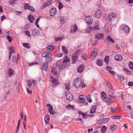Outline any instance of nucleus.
Here are the masks:
<instances>
[{"label": "nucleus", "mask_w": 133, "mask_h": 133, "mask_svg": "<svg viewBox=\"0 0 133 133\" xmlns=\"http://www.w3.org/2000/svg\"><path fill=\"white\" fill-rule=\"evenodd\" d=\"M52 73L54 75H57V70L56 69L55 67H53L52 69Z\"/></svg>", "instance_id": "nucleus-30"}, {"label": "nucleus", "mask_w": 133, "mask_h": 133, "mask_svg": "<svg viewBox=\"0 0 133 133\" xmlns=\"http://www.w3.org/2000/svg\"><path fill=\"white\" fill-rule=\"evenodd\" d=\"M123 71L125 74L128 75H130L131 74V72L126 68H124L123 69Z\"/></svg>", "instance_id": "nucleus-39"}, {"label": "nucleus", "mask_w": 133, "mask_h": 133, "mask_svg": "<svg viewBox=\"0 0 133 133\" xmlns=\"http://www.w3.org/2000/svg\"><path fill=\"white\" fill-rule=\"evenodd\" d=\"M68 65V64L66 63H63L62 64V65L59 68L60 70H63L64 68L66 67Z\"/></svg>", "instance_id": "nucleus-29"}, {"label": "nucleus", "mask_w": 133, "mask_h": 133, "mask_svg": "<svg viewBox=\"0 0 133 133\" xmlns=\"http://www.w3.org/2000/svg\"><path fill=\"white\" fill-rule=\"evenodd\" d=\"M50 4V3L49 1H47L41 7V9H43L45 8L46 6L49 5Z\"/></svg>", "instance_id": "nucleus-32"}, {"label": "nucleus", "mask_w": 133, "mask_h": 133, "mask_svg": "<svg viewBox=\"0 0 133 133\" xmlns=\"http://www.w3.org/2000/svg\"><path fill=\"white\" fill-rule=\"evenodd\" d=\"M106 68H107V70H108V71H110V70H112V67L111 66H107Z\"/></svg>", "instance_id": "nucleus-58"}, {"label": "nucleus", "mask_w": 133, "mask_h": 133, "mask_svg": "<svg viewBox=\"0 0 133 133\" xmlns=\"http://www.w3.org/2000/svg\"><path fill=\"white\" fill-rule=\"evenodd\" d=\"M78 114L79 115H82V116H92L94 115H89L88 114H87L86 113H83L81 111H78Z\"/></svg>", "instance_id": "nucleus-17"}, {"label": "nucleus", "mask_w": 133, "mask_h": 133, "mask_svg": "<svg viewBox=\"0 0 133 133\" xmlns=\"http://www.w3.org/2000/svg\"><path fill=\"white\" fill-rule=\"evenodd\" d=\"M23 45L26 48H30V44L27 43H23Z\"/></svg>", "instance_id": "nucleus-42"}, {"label": "nucleus", "mask_w": 133, "mask_h": 133, "mask_svg": "<svg viewBox=\"0 0 133 133\" xmlns=\"http://www.w3.org/2000/svg\"><path fill=\"white\" fill-rule=\"evenodd\" d=\"M81 50H78L77 52L75 53L72 56V63H74L78 59V52H80Z\"/></svg>", "instance_id": "nucleus-4"}, {"label": "nucleus", "mask_w": 133, "mask_h": 133, "mask_svg": "<svg viewBox=\"0 0 133 133\" xmlns=\"http://www.w3.org/2000/svg\"><path fill=\"white\" fill-rule=\"evenodd\" d=\"M63 7V5L62 3L61 2L59 3V9L62 8Z\"/></svg>", "instance_id": "nucleus-59"}, {"label": "nucleus", "mask_w": 133, "mask_h": 133, "mask_svg": "<svg viewBox=\"0 0 133 133\" xmlns=\"http://www.w3.org/2000/svg\"><path fill=\"white\" fill-rule=\"evenodd\" d=\"M10 51L9 52V59H10V57L11 55V53H14L15 51V48L13 46H11L10 47L9 49Z\"/></svg>", "instance_id": "nucleus-15"}, {"label": "nucleus", "mask_w": 133, "mask_h": 133, "mask_svg": "<svg viewBox=\"0 0 133 133\" xmlns=\"http://www.w3.org/2000/svg\"><path fill=\"white\" fill-rule=\"evenodd\" d=\"M84 66L83 65H80L78 68L77 71L80 73H82L83 71Z\"/></svg>", "instance_id": "nucleus-23"}, {"label": "nucleus", "mask_w": 133, "mask_h": 133, "mask_svg": "<svg viewBox=\"0 0 133 133\" xmlns=\"http://www.w3.org/2000/svg\"><path fill=\"white\" fill-rule=\"evenodd\" d=\"M78 114L79 115H82V116H92L94 115H89L88 114H87L86 113H83L81 111H78Z\"/></svg>", "instance_id": "nucleus-16"}, {"label": "nucleus", "mask_w": 133, "mask_h": 133, "mask_svg": "<svg viewBox=\"0 0 133 133\" xmlns=\"http://www.w3.org/2000/svg\"><path fill=\"white\" fill-rule=\"evenodd\" d=\"M14 71L11 68L9 69L8 70L7 73L8 75V76L10 77L14 73Z\"/></svg>", "instance_id": "nucleus-22"}, {"label": "nucleus", "mask_w": 133, "mask_h": 133, "mask_svg": "<svg viewBox=\"0 0 133 133\" xmlns=\"http://www.w3.org/2000/svg\"><path fill=\"white\" fill-rule=\"evenodd\" d=\"M104 36L102 33H97L95 35V38L100 39L102 38Z\"/></svg>", "instance_id": "nucleus-18"}, {"label": "nucleus", "mask_w": 133, "mask_h": 133, "mask_svg": "<svg viewBox=\"0 0 133 133\" xmlns=\"http://www.w3.org/2000/svg\"><path fill=\"white\" fill-rule=\"evenodd\" d=\"M128 85L129 86H133V82H129L128 83Z\"/></svg>", "instance_id": "nucleus-60"}, {"label": "nucleus", "mask_w": 133, "mask_h": 133, "mask_svg": "<svg viewBox=\"0 0 133 133\" xmlns=\"http://www.w3.org/2000/svg\"><path fill=\"white\" fill-rule=\"evenodd\" d=\"M117 79L119 80L120 81H123L124 79V77L122 76H117Z\"/></svg>", "instance_id": "nucleus-40"}, {"label": "nucleus", "mask_w": 133, "mask_h": 133, "mask_svg": "<svg viewBox=\"0 0 133 133\" xmlns=\"http://www.w3.org/2000/svg\"><path fill=\"white\" fill-rule=\"evenodd\" d=\"M116 15L114 13H110L108 16V19L111 22H113L115 21L116 19Z\"/></svg>", "instance_id": "nucleus-2"}, {"label": "nucleus", "mask_w": 133, "mask_h": 133, "mask_svg": "<svg viewBox=\"0 0 133 133\" xmlns=\"http://www.w3.org/2000/svg\"><path fill=\"white\" fill-rule=\"evenodd\" d=\"M47 49L50 50H52L55 49V48L52 46L50 45L46 47Z\"/></svg>", "instance_id": "nucleus-44"}, {"label": "nucleus", "mask_w": 133, "mask_h": 133, "mask_svg": "<svg viewBox=\"0 0 133 133\" xmlns=\"http://www.w3.org/2000/svg\"><path fill=\"white\" fill-rule=\"evenodd\" d=\"M45 123L47 124H48L50 122V117H45L44 118Z\"/></svg>", "instance_id": "nucleus-38"}, {"label": "nucleus", "mask_w": 133, "mask_h": 133, "mask_svg": "<svg viewBox=\"0 0 133 133\" xmlns=\"http://www.w3.org/2000/svg\"><path fill=\"white\" fill-rule=\"evenodd\" d=\"M84 96L83 95H81L79 96V99L81 101H79L80 102L82 103H84L85 102V100L84 99Z\"/></svg>", "instance_id": "nucleus-24"}, {"label": "nucleus", "mask_w": 133, "mask_h": 133, "mask_svg": "<svg viewBox=\"0 0 133 133\" xmlns=\"http://www.w3.org/2000/svg\"><path fill=\"white\" fill-rule=\"evenodd\" d=\"M107 96L106 94V93L104 91H102L101 93V96L102 99L104 98L103 97L104 96Z\"/></svg>", "instance_id": "nucleus-50"}, {"label": "nucleus", "mask_w": 133, "mask_h": 133, "mask_svg": "<svg viewBox=\"0 0 133 133\" xmlns=\"http://www.w3.org/2000/svg\"><path fill=\"white\" fill-rule=\"evenodd\" d=\"M101 10H98L94 13V16L97 18H99L101 16Z\"/></svg>", "instance_id": "nucleus-8"}, {"label": "nucleus", "mask_w": 133, "mask_h": 133, "mask_svg": "<svg viewBox=\"0 0 133 133\" xmlns=\"http://www.w3.org/2000/svg\"><path fill=\"white\" fill-rule=\"evenodd\" d=\"M96 105L93 106L90 109V113L92 114L94 113L96 111Z\"/></svg>", "instance_id": "nucleus-28"}, {"label": "nucleus", "mask_w": 133, "mask_h": 133, "mask_svg": "<svg viewBox=\"0 0 133 133\" xmlns=\"http://www.w3.org/2000/svg\"><path fill=\"white\" fill-rule=\"evenodd\" d=\"M70 61V59L66 55L65 56V58L63 61V63H67L69 62Z\"/></svg>", "instance_id": "nucleus-37"}, {"label": "nucleus", "mask_w": 133, "mask_h": 133, "mask_svg": "<svg viewBox=\"0 0 133 133\" xmlns=\"http://www.w3.org/2000/svg\"><path fill=\"white\" fill-rule=\"evenodd\" d=\"M28 18L31 23H32L33 22L35 18L32 15H30L28 16Z\"/></svg>", "instance_id": "nucleus-26"}, {"label": "nucleus", "mask_w": 133, "mask_h": 133, "mask_svg": "<svg viewBox=\"0 0 133 133\" xmlns=\"http://www.w3.org/2000/svg\"><path fill=\"white\" fill-rule=\"evenodd\" d=\"M63 38L62 37H58L56 38H55V41H61L62 40Z\"/></svg>", "instance_id": "nucleus-52"}, {"label": "nucleus", "mask_w": 133, "mask_h": 133, "mask_svg": "<svg viewBox=\"0 0 133 133\" xmlns=\"http://www.w3.org/2000/svg\"><path fill=\"white\" fill-rule=\"evenodd\" d=\"M42 67V69L44 71H47L48 68V64L45 62L43 63Z\"/></svg>", "instance_id": "nucleus-13"}, {"label": "nucleus", "mask_w": 133, "mask_h": 133, "mask_svg": "<svg viewBox=\"0 0 133 133\" xmlns=\"http://www.w3.org/2000/svg\"><path fill=\"white\" fill-rule=\"evenodd\" d=\"M98 51V49L97 48H95L93 50L91 55V59H94L97 55Z\"/></svg>", "instance_id": "nucleus-5"}, {"label": "nucleus", "mask_w": 133, "mask_h": 133, "mask_svg": "<svg viewBox=\"0 0 133 133\" xmlns=\"http://www.w3.org/2000/svg\"><path fill=\"white\" fill-rule=\"evenodd\" d=\"M63 55V54L62 53H60L59 54H57L56 55L58 57H61Z\"/></svg>", "instance_id": "nucleus-64"}, {"label": "nucleus", "mask_w": 133, "mask_h": 133, "mask_svg": "<svg viewBox=\"0 0 133 133\" xmlns=\"http://www.w3.org/2000/svg\"><path fill=\"white\" fill-rule=\"evenodd\" d=\"M50 52L46 51L43 52L42 55V57H46L50 55Z\"/></svg>", "instance_id": "nucleus-20"}, {"label": "nucleus", "mask_w": 133, "mask_h": 133, "mask_svg": "<svg viewBox=\"0 0 133 133\" xmlns=\"http://www.w3.org/2000/svg\"><path fill=\"white\" fill-rule=\"evenodd\" d=\"M100 29L99 24L98 22H97L95 23V24L93 27H91L90 28V29H87L89 31H88L89 33L91 30H99Z\"/></svg>", "instance_id": "nucleus-3"}, {"label": "nucleus", "mask_w": 133, "mask_h": 133, "mask_svg": "<svg viewBox=\"0 0 133 133\" xmlns=\"http://www.w3.org/2000/svg\"><path fill=\"white\" fill-rule=\"evenodd\" d=\"M82 81L81 78L78 77L77 79H76L74 82V86L76 88H79L82 85V87H85V85L83 84L82 85Z\"/></svg>", "instance_id": "nucleus-1"}, {"label": "nucleus", "mask_w": 133, "mask_h": 133, "mask_svg": "<svg viewBox=\"0 0 133 133\" xmlns=\"http://www.w3.org/2000/svg\"><path fill=\"white\" fill-rule=\"evenodd\" d=\"M129 67L130 69L133 70V63L130 62L129 64Z\"/></svg>", "instance_id": "nucleus-47"}, {"label": "nucleus", "mask_w": 133, "mask_h": 133, "mask_svg": "<svg viewBox=\"0 0 133 133\" xmlns=\"http://www.w3.org/2000/svg\"><path fill=\"white\" fill-rule=\"evenodd\" d=\"M103 60L101 59H98L97 60L96 63L97 64L100 66H102L103 64Z\"/></svg>", "instance_id": "nucleus-27"}, {"label": "nucleus", "mask_w": 133, "mask_h": 133, "mask_svg": "<svg viewBox=\"0 0 133 133\" xmlns=\"http://www.w3.org/2000/svg\"><path fill=\"white\" fill-rule=\"evenodd\" d=\"M46 106L48 107V111L50 112V113L51 114H55V112L52 111L53 110V108L52 106L50 104H48Z\"/></svg>", "instance_id": "nucleus-11"}, {"label": "nucleus", "mask_w": 133, "mask_h": 133, "mask_svg": "<svg viewBox=\"0 0 133 133\" xmlns=\"http://www.w3.org/2000/svg\"><path fill=\"white\" fill-rule=\"evenodd\" d=\"M16 0H10L9 2L11 4H14L16 2Z\"/></svg>", "instance_id": "nucleus-56"}, {"label": "nucleus", "mask_w": 133, "mask_h": 133, "mask_svg": "<svg viewBox=\"0 0 133 133\" xmlns=\"http://www.w3.org/2000/svg\"><path fill=\"white\" fill-rule=\"evenodd\" d=\"M30 5L28 3H26L25 4L24 6V9L25 10H26L28 9Z\"/></svg>", "instance_id": "nucleus-48"}, {"label": "nucleus", "mask_w": 133, "mask_h": 133, "mask_svg": "<svg viewBox=\"0 0 133 133\" xmlns=\"http://www.w3.org/2000/svg\"><path fill=\"white\" fill-rule=\"evenodd\" d=\"M7 38L9 42H11L12 40L11 37L10 36L8 35L7 36Z\"/></svg>", "instance_id": "nucleus-57"}, {"label": "nucleus", "mask_w": 133, "mask_h": 133, "mask_svg": "<svg viewBox=\"0 0 133 133\" xmlns=\"http://www.w3.org/2000/svg\"><path fill=\"white\" fill-rule=\"evenodd\" d=\"M57 10L55 8H51L50 11V14L51 16H54Z\"/></svg>", "instance_id": "nucleus-12"}, {"label": "nucleus", "mask_w": 133, "mask_h": 133, "mask_svg": "<svg viewBox=\"0 0 133 133\" xmlns=\"http://www.w3.org/2000/svg\"><path fill=\"white\" fill-rule=\"evenodd\" d=\"M103 123H104L108 121L110 119L109 118H104L102 119Z\"/></svg>", "instance_id": "nucleus-45"}, {"label": "nucleus", "mask_w": 133, "mask_h": 133, "mask_svg": "<svg viewBox=\"0 0 133 133\" xmlns=\"http://www.w3.org/2000/svg\"><path fill=\"white\" fill-rule=\"evenodd\" d=\"M27 85L29 87H31L32 86V84L31 82L28 80L27 81Z\"/></svg>", "instance_id": "nucleus-55"}, {"label": "nucleus", "mask_w": 133, "mask_h": 133, "mask_svg": "<svg viewBox=\"0 0 133 133\" xmlns=\"http://www.w3.org/2000/svg\"><path fill=\"white\" fill-rule=\"evenodd\" d=\"M32 34L33 35H36L39 33V30L36 29H34L32 30Z\"/></svg>", "instance_id": "nucleus-25"}, {"label": "nucleus", "mask_w": 133, "mask_h": 133, "mask_svg": "<svg viewBox=\"0 0 133 133\" xmlns=\"http://www.w3.org/2000/svg\"><path fill=\"white\" fill-rule=\"evenodd\" d=\"M60 21L61 22V23L63 24L64 23V20L62 17H60Z\"/></svg>", "instance_id": "nucleus-63"}, {"label": "nucleus", "mask_w": 133, "mask_h": 133, "mask_svg": "<svg viewBox=\"0 0 133 133\" xmlns=\"http://www.w3.org/2000/svg\"><path fill=\"white\" fill-rule=\"evenodd\" d=\"M105 84L108 87L109 89H113V87L112 85L110 84L109 82L108 81H107L105 82Z\"/></svg>", "instance_id": "nucleus-33"}, {"label": "nucleus", "mask_w": 133, "mask_h": 133, "mask_svg": "<svg viewBox=\"0 0 133 133\" xmlns=\"http://www.w3.org/2000/svg\"><path fill=\"white\" fill-rule=\"evenodd\" d=\"M52 59V57L51 55H50L48 56V57L46 59L45 62L48 64L51 61Z\"/></svg>", "instance_id": "nucleus-31"}, {"label": "nucleus", "mask_w": 133, "mask_h": 133, "mask_svg": "<svg viewBox=\"0 0 133 133\" xmlns=\"http://www.w3.org/2000/svg\"><path fill=\"white\" fill-rule=\"evenodd\" d=\"M103 101L106 102L109 104L110 105L111 104V99L107 97H105L103 99Z\"/></svg>", "instance_id": "nucleus-19"}, {"label": "nucleus", "mask_w": 133, "mask_h": 133, "mask_svg": "<svg viewBox=\"0 0 133 133\" xmlns=\"http://www.w3.org/2000/svg\"><path fill=\"white\" fill-rule=\"evenodd\" d=\"M107 40H108V41L109 42H111L112 43H114V41L113 39L109 35L107 37Z\"/></svg>", "instance_id": "nucleus-34"}, {"label": "nucleus", "mask_w": 133, "mask_h": 133, "mask_svg": "<svg viewBox=\"0 0 133 133\" xmlns=\"http://www.w3.org/2000/svg\"><path fill=\"white\" fill-rule=\"evenodd\" d=\"M85 20L87 23L89 25L91 24L92 23V20L91 17L87 16L85 17Z\"/></svg>", "instance_id": "nucleus-9"}, {"label": "nucleus", "mask_w": 133, "mask_h": 133, "mask_svg": "<svg viewBox=\"0 0 133 133\" xmlns=\"http://www.w3.org/2000/svg\"><path fill=\"white\" fill-rule=\"evenodd\" d=\"M115 59L117 61H120L123 59L122 56L119 54H117L114 57Z\"/></svg>", "instance_id": "nucleus-14"}, {"label": "nucleus", "mask_w": 133, "mask_h": 133, "mask_svg": "<svg viewBox=\"0 0 133 133\" xmlns=\"http://www.w3.org/2000/svg\"><path fill=\"white\" fill-rule=\"evenodd\" d=\"M107 129V127L105 126H103L101 129L102 133H105Z\"/></svg>", "instance_id": "nucleus-35"}, {"label": "nucleus", "mask_w": 133, "mask_h": 133, "mask_svg": "<svg viewBox=\"0 0 133 133\" xmlns=\"http://www.w3.org/2000/svg\"><path fill=\"white\" fill-rule=\"evenodd\" d=\"M78 28L77 25H73L71 28V32L75 33L77 30Z\"/></svg>", "instance_id": "nucleus-21"}, {"label": "nucleus", "mask_w": 133, "mask_h": 133, "mask_svg": "<svg viewBox=\"0 0 133 133\" xmlns=\"http://www.w3.org/2000/svg\"><path fill=\"white\" fill-rule=\"evenodd\" d=\"M121 28L122 30L127 33H129V28L127 25L123 26L121 27Z\"/></svg>", "instance_id": "nucleus-10"}, {"label": "nucleus", "mask_w": 133, "mask_h": 133, "mask_svg": "<svg viewBox=\"0 0 133 133\" xmlns=\"http://www.w3.org/2000/svg\"><path fill=\"white\" fill-rule=\"evenodd\" d=\"M69 85V83H67L65 84L66 89L67 90H68L70 89Z\"/></svg>", "instance_id": "nucleus-49"}, {"label": "nucleus", "mask_w": 133, "mask_h": 133, "mask_svg": "<svg viewBox=\"0 0 133 133\" xmlns=\"http://www.w3.org/2000/svg\"><path fill=\"white\" fill-rule=\"evenodd\" d=\"M66 109L68 110L74 109V106L70 104L67 105L66 107Z\"/></svg>", "instance_id": "nucleus-36"}, {"label": "nucleus", "mask_w": 133, "mask_h": 133, "mask_svg": "<svg viewBox=\"0 0 133 133\" xmlns=\"http://www.w3.org/2000/svg\"><path fill=\"white\" fill-rule=\"evenodd\" d=\"M52 82V85L53 87H55L57 84H58V82L57 79L54 78L53 77L51 76V77Z\"/></svg>", "instance_id": "nucleus-6"}, {"label": "nucleus", "mask_w": 133, "mask_h": 133, "mask_svg": "<svg viewBox=\"0 0 133 133\" xmlns=\"http://www.w3.org/2000/svg\"><path fill=\"white\" fill-rule=\"evenodd\" d=\"M117 128V126L115 125H113L111 126L110 129L112 130V131H113Z\"/></svg>", "instance_id": "nucleus-51"}, {"label": "nucleus", "mask_w": 133, "mask_h": 133, "mask_svg": "<svg viewBox=\"0 0 133 133\" xmlns=\"http://www.w3.org/2000/svg\"><path fill=\"white\" fill-rule=\"evenodd\" d=\"M17 15H19L21 16H23V14L22 11H17Z\"/></svg>", "instance_id": "nucleus-53"}, {"label": "nucleus", "mask_w": 133, "mask_h": 133, "mask_svg": "<svg viewBox=\"0 0 133 133\" xmlns=\"http://www.w3.org/2000/svg\"><path fill=\"white\" fill-rule=\"evenodd\" d=\"M24 32L29 37H30L31 36V35L30 34V32L28 31H25Z\"/></svg>", "instance_id": "nucleus-54"}, {"label": "nucleus", "mask_w": 133, "mask_h": 133, "mask_svg": "<svg viewBox=\"0 0 133 133\" xmlns=\"http://www.w3.org/2000/svg\"><path fill=\"white\" fill-rule=\"evenodd\" d=\"M28 9L31 10L32 12H33L35 11V9L32 6L30 5Z\"/></svg>", "instance_id": "nucleus-46"}, {"label": "nucleus", "mask_w": 133, "mask_h": 133, "mask_svg": "<svg viewBox=\"0 0 133 133\" xmlns=\"http://www.w3.org/2000/svg\"><path fill=\"white\" fill-rule=\"evenodd\" d=\"M109 59V56H107L105 57L104 61L106 63H108V62Z\"/></svg>", "instance_id": "nucleus-41"}, {"label": "nucleus", "mask_w": 133, "mask_h": 133, "mask_svg": "<svg viewBox=\"0 0 133 133\" xmlns=\"http://www.w3.org/2000/svg\"><path fill=\"white\" fill-rule=\"evenodd\" d=\"M65 95L66 97L68 100L71 101L72 100L73 96L69 92L66 93Z\"/></svg>", "instance_id": "nucleus-7"}, {"label": "nucleus", "mask_w": 133, "mask_h": 133, "mask_svg": "<svg viewBox=\"0 0 133 133\" xmlns=\"http://www.w3.org/2000/svg\"><path fill=\"white\" fill-rule=\"evenodd\" d=\"M121 97L123 100H124L125 98L126 97V95H123L122 94H121Z\"/></svg>", "instance_id": "nucleus-62"}, {"label": "nucleus", "mask_w": 133, "mask_h": 133, "mask_svg": "<svg viewBox=\"0 0 133 133\" xmlns=\"http://www.w3.org/2000/svg\"><path fill=\"white\" fill-rule=\"evenodd\" d=\"M62 49L63 51L65 52V54H68V50L65 46H63Z\"/></svg>", "instance_id": "nucleus-43"}, {"label": "nucleus", "mask_w": 133, "mask_h": 133, "mask_svg": "<svg viewBox=\"0 0 133 133\" xmlns=\"http://www.w3.org/2000/svg\"><path fill=\"white\" fill-rule=\"evenodd\" d=\"M12 60L13 62H16V61L17 60V58L16 57L13 56V58L12 59Z\"/></svg>", "instance_id": "nucleus-61"}]
</instances>
